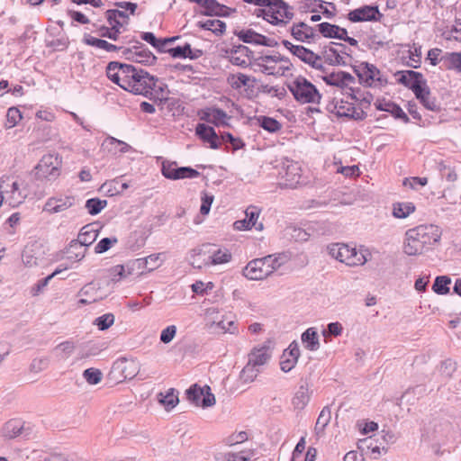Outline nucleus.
<instances>
[{
    "label": "nucleus",
    "mask_w": 461,
    "mask_h": 461,
    "mask_svg": "<svg viewBox=\"0 0 461 461\" xmlns=\"http://www.w3.org/2000/svg\"><path fill=\"white\" fill-rule=\"evenodd\" d=\"M322 79L327 85L334 86L342 89L348 88L349 85L356 83L355 77L345 71L327 74L322 77Z\"/></svg>",
    "instance_id": "23"
},
{
    "label": "nucleus",
    "mask_w": 461,
    "mask_h": 461,
    "mask_svg": "<svg viewBox=\"0 0 461 461\" xmlns=\"http://www.w3.org/2000/svg\"><path fill=\"white\" fill-rule=\"evenodd\" d=\"M216 461H250L242 453H218L215 456Z\"/></svg>",
    "instance_id": "61"
},
{
    "label": "nucleus",
    "mask_w": 461,
    "mask_h": 461,
    "mask_svg": "<svg viewBox=\"0 0 461 461\" xmlns=\"http://www.w3.org/2000/svg\"><path fill=\"white\" fill-rule=\"evenodd\" d=\"M310 400L308 387L301 385L293 398V405L294 409L303 410Z\"/></svg>",
    "instance_id": "40"
},
{
    "label": "nucleus",
    "mask_w": 461,
    "mask_h": 461,
    "mask_svg": "<svg viewBox=\"0 0 461 461\" xmlns=\"http://www.w3.org/2000/svg\"><path fill=\"white\" fill-rule=\"evenodd\" d=\"M158 402L169 411L173 409V388H169L167 393H159L157 395Z\"/></svg>",
    "instance_id": "62"
},
{
    "label": "nucleus",
    "mask_w": 461,
    "mask_h": 461,
    "mask_svg": "<svg viewBox=\"0 0 461 461\" xmlns=\"http://www.w3.org/2000/svg\"><path fill=\"white\" fill-rule=\"evenodd\" d=\"M451 278L447 276H437L432 285L433 291L438 294H447L449 293V285Z\"/></svg>",
    "instance_id": "44"
},
{
    "label": "nucleus",
    "mask_w": 461,
    "mask_h": 461,
    "mask_svg": "<svg viewBox=\"0 0 461 461\" xmlns=\"http://www.w3.org/2000/svg\"><path fill=\"white\" fill-rule=\"evenodd\" d=\"M441 230L434 224L419 225L410 229L405 233L404 252L409 256L422 254L431 245L438 242Z\"/></svg>",
    "instance_id": "2"
},
{
    "label": "nucleus",
    "mask_w": 461,
    "mask_h": 461,
    "mask_svg": "<svg viewBox=\"0 0 461 461\" xmlns=\"http://www.w3.org/2000/svg\"><path fill=\"white\" fill-rule=\"evenodd\" d=\"M328 253L333 258L348 266H362L366 261L367 250H357L343 243H333L327 247Z\"/></svg>",
    "instance_id": "5"
},
{
    "label": "nucleus",
    "mask_w": 461,
    "mask_h": 461,
    "mask_svg": "<svg viewBox=\"0 0 461 461\" xmlns=\"http://www.w3.org/2000/svg\"><path fill=\"white\" fill-rule=\"evenodd\" d=\"M288 256L285 253L279 254H272L266 256V260L269 268L271 270V274L280 268L283 265H285L288 261Z\"/></svg>",
    "instance_id": "43"
},
{
    "label": "nucleus",
    "mask_w": 461,
    "mask_h": 461,
    "mask_svg": "<svg viewBox=\"0 0 461 461\" xmlns=\"http://www.w3.org/2000/svg\"><path fill=\"white\" fill-rule=\"evenodd\" d=\"M394 76L397 77V82L399 84L411 89L413 94L417 91L419 93V88L422 86V85H425L427 81L421 73L414 70L397 71Z\"/></svg>",
    "instance_id": "13"
},
{
    "label": "nucleus",
    "mask_w": 461,
    "mask_h": 461,
    "mask_svg": "<svg viewBox=\"0 0 461 461\" xmlns=\"http://www.w3.org/2000/svg\"><path fill=\"white\" fill-rule=\"evenodd\" d=\"M315 28L316 31H318L323 37L334 39V36L338 30V25L325 22L317 24Z\"/></svg>",
    "instance_id": "57"
},
{
    "label": "nucleus",
    "mask_w": 461,
    "mask_h": 461,
    "mask_svg": "<svg viewBox=\"0 0 461 461\" xmlns=\"http://www.w3.org/2000/svg\"><path fill=\"white\" fill-rule=\"evenodd\" d=\"M330 113H335L338 117H344L355 121H363L367 114L362 109L357 110L353 104L340 100L328 104Z\"/></svg>",
    "instance_id": "9"
},
{
    "label": "nucleus",
    "mask_w": 461,
    "mask_h": 461,
    "mask_svg": "<svg viewBox=\"0 0 461 461\" xmlns=\"http://www.w3.org/2000/svg\"><path fill=\"white\" fill-rule=\"evenodd\" d=\"M116 238H104L95 246V252L97 254L107 251L113 244L117 243Z\"/></svg>",
    "instance_id": "64"
},
{
    "label": "nucleus",
    "mask_w": 461,
    "mask_h": 461,
    "mask_svg": "<svg viewBox=\"0 0 461 461\" xmlns=\"http://www.w3.org/2000/svg\"><path fill=\"white\" fill-rule=\"evenodd\" d=\"M195 134L204 143H208L212 149H217L221 146V136L219 137L215 130L207 124L198 123L195 128Z\"/></svg>",
    "instance_id": "22"
},
{
    "label": "nucleus",
    "mask_w": 461,
    "mask_h": 461,
    "mask_svg": "<svg viewBox=\"0 0 461 461\" xmlns=\"http://www.w3.org/2000/svg\"><path fill=\"white\" fill-rule=\"evenodd\" d=\"M199 176L200 173L190 167H181L175 168V180L183 178H195Z\"/></svg>",
    "instance_id": "58"
},
{
    "label": "nucleus",
    "mask_w": 461,
    "mask_h": 461,
    "mask_svg": "<svg viewBox=\"0 0 461 461\" xmlns=\"http://www.w3.org/2000/svg\"><path fill=\"white\" fill-rule=\"evenodd\" d=\"M348 89L351 91V93L349 94L351 99L359 101L360 105L362 106L361 109L363 111H364V108L366 109L370 106L371 101L373 99V95L370 93L367 92L366 94L357 95L360 92L359 89L356 90L353 87H349Z\"/></svg>",
    "instance_id": "48"
},
{
    "label": "nucleus",
    "mask_w": 461,
    "mask_h": 461,
    "mask_svg": "<svg viewBox=\"0 0 461 461\" xmlns=\"http://www.w3.org/2000/svg\"><path fill=\"white\" fill-rule=\"evenodd\" d=\"M109 145H119L118 152L120 153H126L131 149V146L129 144L113 137L106 138L102 146L108 151H113V149L110 148Z\"/></svg>",
    "instance_id": "53"
},
{
    "label": "nucleus",
    "mask_w": 461,
    "mask_h": 461,
    "mask_svg": "<svg viewBox=\"0 0 461 461\" xmlns=\"http://www.w3.org/2000/svg\"><path fill=\"white\" fill-rule=\"evenodd\" d=\"M60 163L57 155H44L35 167L36 177L38 179L56 178L59 175Z\"/></svg>",
    "instance_id": "8"
},
{
    "label": "nucleus",
    "mask_w": 461,
    "mask_h": 461,
    "mask_svg": "<svg viewBox=\"0 0 461 461\" xmlns=\"http://www.w3.org/2000/svg\"><path fill=\"white\" fill-rule=\"evenodd\" d=\"M258 122L261 128L271 133L276 132L282 128V124L271 117L259 116Z\"/></svg>",
    "instance_id": "46"
},
{
    "label": "nucleus",
    "mask_w": 461,
    "mask_h": 461,
    "mask_svg": "<svg viewBox=\"0 0 461 461\" xmlns=\"http://www.w3.org/2000/svg\"><path fill=\"white\" fill-rule=\"evenodd\" d=\"M203 55V51L199 49H192L189 43L175 46V59H196Z\"/></svg>",
    "instance_id": "38"
},
{
    "label": "nucleus",
    "mask_w": 461,
    "mask_h": 461,
    "mask_svg": "<svg viewBox=\"0 0 461 461\" xmlns=\"http://www.w3.org/2000/svg\"><path fill=\"white\" fill-rule=\"evenodd\" d=\"M107 77L126 91L147 96L152 95L156 79L132 65L112 61L106 68Z\"/></svg>",
    "instance_id": "1"
},
{
    "label": "nucleus",
    "mask_w": 461,
    "mask_h": 461,
    "mask_svg": "<svg viewBox=\"0 0 461 461\" xmlns=\"http://www.w3.org/2000/svg\"><path fill=\"white\" fill-rule=\"evenodd\" d=\"M23 421L19 419L7 420L1 429V435L6 439H13L20 436L23 429Z\"/></svg>",
    "instance_id": "31"
},
{
    "label": "nucleus",
    "mask_w": 461,
    "mask_h": 461,
    "mask_svg": "<svg viewBox=\"0 0 461 461\" xmlns=\"http://www.w3.org/2000/svg\"><path fill=\"white\" fill-rule=\"evenodd\" d=\"M321 58L331 66H347L348 62L345 59L344 56H341L338 50L333 45V41H330L329 45L323 46L321 51Z\"/></svg>",
    "instance_id": "29"
},
{
    "label": "nucleus",
    "mask_w": 461,
    "mask_h": 461,
    "mask_svg": "<svg viewBox=\"0 0 461 461\" xmlns=\"http://www.w3.org/2000/svg\"><path fill=\"white\" fill-rule=\"evenodd\" d=\"M153 92L155 93L157 98L161 103L164 102L165 104H167V108L170 110V107H169L170 106V104H169V101H170V98H169L170 91L167 88V86L164 85L161 82H158V80L156 79V86H153V88H152V93Z\"/></svg>",
    "instance_id": "45"
},
{
    "label": "nucleus",
    "mask_w": 461,
    "mask_h": 461,
    "mask_svg": "<svg viewBox=\"0 0 461 461\" xmlns=\"http://www.w3.org/2000/svg\"><path fill=\"white\" fill-rule=\"evenodd\" d=\"M248 4H253L265 8L256 11L257 16H262L264 20L274 25H285L294 17L293 8L283 0H242Z\"/></svg>",
    "instance_id": "3"
},
{
    "label": "nucleus",
    "mask_w": 461,
    "mask_h": 461,
    "mask_svg": "<svg viewBox=\"0 0 461 461\" xmlns=\"http://www.w3.org/2000/svg\"><path fill=\"white\" fill-rule=\"evenodd\" d=\"M34 248H39L37 244L27 246L23 253V261L28 267L38 264V257L35 256Z\"/></svg>",
    "instance_id": "54"
},
{
    "label": "nucleus",
    "mask_w": 461,
    "mask_h": 461,
    "mask_svg": "<svg viewBox=\"0 0 461 461\" xmlns=\"http://www.w3.org/2000/svg\"><path fill=\"white\" fill-rule=\"evenodd\" d=\"M331 412L330 408L324 407L321 413L319 414V417L315 424V430L317 431V433H320L324 430L326 426L329 424Z\"/></svg>",
    "instance_id": "50"
},
{
    "label": "nucleus",
    "mask_w": 461,
    "mask_h": 461,
    "mask_svg": "<svg viewBox=\"0 0 461 461\" xmlns=\"http://www.w3.org/2000/svg\"><path fill=\"white\" fill-rule=\"evenodd\" d=\"M353 71L358 77L360 84L366 86H376V82L380 86L387 84V80L381 76L380 70L367 62H362L359 65L352 66Z\"/></svg>",
    "instance_id": "6"
},
{
    "label": "nucleus",
    "mask_w": 461,
    "mask_h": 461,
    "mask_svg": "<svg viewBox=\"0 0 461 461\" xmlns=\"http://www.w3.org/2000/svg\"><path fill=\"white\" fill-rule=\"evenodd\" d=\"M83 376L89 384H97L103 378V374L99 369L87 368L84 371Z\"/></svg>",
    "instance_id": "59"
},
{
    "label": "nucleus",
    "mask_w": 461,
    "mask_h": 461,
    "mask_svg": "<svg viewBox=\"0 0 461 461\" xmlns=\"http://www.w3.org/2000/svg\"><path fill=\"white\" fill-rule=\"evenodd\" d=\"M197 26L203 30L211 31L215 35H222L226 31V24L224 22L217 19H207L199 21Z\"/></svg>",
    "instance_id": "37"
},
{
    "label": "nucleus",
    "mask_w": 461,
    "mask_h": 461,
    "mask_svg": "<svg viewBox=\"0 0 461 461\" xmlns=\"http://www.w3.org/2000/svg\"><path fill=\"white\" fill-rule=\"evenodd\" d=\"M302 343L310 351H316L320 348V341L315 328H308L301 336Z\"/></svg>",
    "instance_id": "36"
},
{
    "label": "nucleus",
    "mask_w": 461,
    "mask_h": 461,
    "mask_svg": "<svg viewBox=\"0 0 461 461\" xmlns=\"http://www.w3.org/2000/svg\"><path fill=\"white\" fill-rule=\"evenodd\" d=\"M254 62L257 66L261 68V71L263 73L268 75H275L276 72L275 71V66H269L270 63H277V62H287L289 63V59L280 54L276 55H261L258 58L254 59Z\"/></svg>",
    "instance_id": "26"
},
{
    "label": "nucleus",
    "mask_w": 461,
    "mask_h": 461,
    "mask_svg": "<svg viewBox=\"0 0 461 461\" xmlns=\"http://www.w3.org/2000/svg\"><path fill=\"white\" fill-rule=\"evenodd\" d=\"M284 168L285 171L283 177L285 178V185L291 188L295 187L296 185L300 183L302 177V170L299 163L286 159V161L284 162Z\"/></svg>",
    "instance_id": "24"
},
{
    "label": "nucleus",
    "mask_w": 461,
    "mask_h": 461,
    "mask_svg": "<svg viewBox=\"0 0 461 461\" xmlns=\"http://www.w3.org/2000/svg\"><path fill=\"white\" fill-rule=\"evenodd\" d=\"M107 204L105 200H100L98 198L88 199L86 203V208L88 212L92 215L98 214Z\"/></svg>",
    "instance_id": "52"
},
{
    "label": "nucleus",
    "mask_w": 461,
    "mask_h": 461,
    "mask_svg": "<svg viewBox=\"0 0 461 461\" xmlns=\"http://www.w3.org/2000/svg\"><path fill=\"white\" fill-rule=\"evenodd\" d=\"M243 275L250 280H263L271 275L266 257L249 261L243 269Z\"/></svg>",
    "instance_id": "12"
},
{
    "label": "nucleus",
    "mask_w": 461,
    "mask_h": 461,
    "mask_svg": "<svg viewBox=\"0 0 461 461\" xmlns=\"http://www.w3.org/2000/svg\"><path fill=\"white\" fill-rule=\"evenodd\" d=\"M415 211L412 203H396L393 204V215L395 218L404 219Z\"/></svg>",
    "instance_id": "41"
},
{
    "label": "nucleus",
    "mask_w": 461,
    "mask_h": 461,
    "mask_svg": "<svg viewBox=\"0 0 461 461\" xmlns=\"http://www.w3.org/2000/svg\"><path fill=\"white\" fill-rule=\"evenodd\" d=\"M260 213V210L256 206H249L245 211V219L238 220L233 223L234 229L238 230H250L252 227H255L257 230H261L263 229V224L259 223L257 226V220L258 219Z\"/></svg>",
    "instance_id": "20"
},
{
    "label": "nucleus",
    "mask_w": 461,
    "mask_h": 461,
    "mask_svg": "<svg viewBox=\"0 0 461 461\" xmlns=\"http://www.w3.org/2000/svg\"><path fill=\"white\" fill-rule=\"evenodd\" d=\"M113 370L120 373L124 379H131L138 374L140 364L135 359L122 357L113 363Z\"/></svg>",
    "instance_id": "21"
},
{
    "label": "nucleus",
    "mask_w": 461,
    "mask_h": 461,
    "mask_svg": "<svg viewBox=\"0 0 461 461\" xmlns=\"http://www.w3.org/2000/svg\"><path fill=\"white\" fill-rule=\"evenodd\" d=\"M207 4L209 6L206 10L201 12V14L206 16H220L228 17L231 13L235 12V9H231L224 5L218 3L216 0H208Z\"/></svg>",
    "instance_id": "35"
},
{
    "label": "nucleus",
    "mask_w": 461,
    "mask_h": 461,
    "mask_svg": "<svg viewBox=\"0 0 461 461\" xmlns=\"http://www.w3.org/2000/svg\"><path fill=\"white\" fill-rule=\"evenodd\" d=\"M419 93L417 91L414 94L415 97L426 109L432 112L440 111V104L437 101V98L431 95L430 89L427 85V81L425 82V85H422V86L419 88Z\"/></svg>",
    "instance_id": "27"
},
{
    "label": "nucleus",
    "mask_w": 461,
    "mask_h": 461,
    "mask_svg": "<svg viewBox=\"0 0 461 461\" xmlns=\"http://www.w3.org/2000/svg\"><path fill=\"white\" fill-rule=\"evenodd\" d=\"M382 14L377 6L364 5L350 11L348 18L352 23L366 22V21H379Z\"/></svg>",
    "instance_id": "16"
},
{
    "label": "nucleus",
    "mask_w": 461,
    "mask_h": 461,
    "mask_svg": "<svg viewBox=\"0 0 461 461\" xmlns=\"http://www.w3.org/2000/svg\"><path fill=\"white\" fill-rule=\"evenodd\" d=\"M97 238V232L93 224L84 226L76 240L71 241L68 253L73 252V249H82V247L90 246Z\"/></svg>",
    "instance_id": "17"
},
{
    "label": "nucleus",
    "mask_w": 461,
    "mask_h": 461,
    "mask_svg": "<svg viewBox=\"0 0 461 461\" xmlns=\"http://www.w3.org/2000/svg\"><path fill=\"white\" fill-rule=\"evenodd\" d=\"M289 91L300 104H320L321 95L317 87L303 76L296 77L287 84Z\"/></svg>",
    "instance_id": "4"
},
{
    "label": "nucleus",
    "mask_w": 461,
    "mask_h": 461,
    "mask_svg": "<svg viewBox=\"0 0 461 461\" xmlns=\"http://www.w3.org/2000/svg\"><path fill=\"white\" fill-rule=\"evenodd\" d=\"M75 348L76 346L73 341L66 340L57 345L54 351L60 359H68L74 353Z\"/></svg>",
    "instance_id": "42"
},
{
    "label": "nucleus",
    "mask_w": 461,
    "mask_h": 461,
    "mask_svg": "<svg viewBox=\"0 0 461 461\" xmlns=\"http://www.w3.org/2000/svg\"><path fill=\"white\" fill-rule=\"evenodd\" d=\"M227 82L233 89L236 90L240 89L242 86L253 88L256 78L250 77L249 76L243 73H238L229 75L227 77Z\"/></svg>",
    "instance_id": "34"
},
{
    "label": "nucleus",
    "mask_w": 461,
    "mask_h": 461,
    "mask_svg": "<svg viewBox=\"0 0 461 461\" xmlns=\"http://www.w3.org/2000/svg\"><path fill=\"white\" fill-rule=\"evenodd\" d=\"M198 115L202 121L212 123L216 126L225 125L227 113L219 108L210 107L201 110Z\"/></svg>",
    "instance_id": "25"
},
{
    "label": "nucleus",
    "mask_w": 461,
    "mask_h": 461,
    "mask_svg": "<svg viewBox=\"0 0 461 461\" xmlns=\"http://www.w3.org/2000/svg\"><path fill=\"white\" fill-rule=\"evenodd\" d=\"M186 396L188 401L195 406L207 408L215 404L214 394L211 393V388L208 385L200 387L194 384L186 390Z\"/></svg>",
    "instance_id": "10"
},
{
    "label": "nucleus",
    "mask_w": 461,
    "mask_h": 461,
    "mask_svg": "<svg viewBox=\"0 0 461 461\" xmlns=\"http://www.w3.org/2000/svg\"><path fill=\"white\" fill-rule=\"evenodd\" d=\"M73 196H53L49 198L43 207V212L50 214L62 212L74 205Z\"/></svg>",
    "instance_id": "19"
},
{
    "label": "nucleus",
    "mask_w": 461,
    "mask_h": 461,
    "mask_svg": "<svg viewBox=\"0 0 461 461\" xmlns=\"http://www.w3.org/2000/svg\"><path fill=\"white\" fill-rule=\"evenodd\" d=\"M282 44L301 61L308 64L312 68L317 70H323L324 67L321 64V56L314 53L312 50L302 46L294 45L287 40H284Z\"/></svg>",
    "instance_id": "7"
},
{
    "label": "nucleus",
    "mask_w": 461,
    "mask_h": 461,
    "mask_svg": "<svg viewBox=\"0 0 461 461\" xmlns=\"http://www.w3.org/2000/svg\"><path fill=\"white\" fill-rule=\"evenodd\" d=\"M84 42L86 45L94 46L98 49H102L107 52H113V51H116V50L122 51V49H123V47H118L114 44H112V43L104 41V40L97 39V38H95V37H92L89 35L85 36Z\"/></svg>",
    "instance_id": "39"
},
{
    "label": "nucleus",
    "mask_w": 461,
    "mask_h": 461,
    "mask_svg": "<svg viewBox=\"0 0 461 461\" xmlns=\"http://www.w3.org/2000/svg\"><path fill=\"white\" fill-rule=\"evenodd\" d=\"M270 358L269 347L264 345L259 348H254L249 354V363L259 368L264 366Z\"/></svg>",
    "instance_id": "32"
},
{
    "label": "nucleus",
    "mask_w": 461,
    "mask_h": 461,
    "mask_svg": "<svg viewBox=\"0 0 461 461\" xmlns=\"http://www.w3.org/2000/svg\"><path fill=\"white\" fill-rule=\"evenodd\" d=\"M209 259H211V265L224 264L231 259V254L229 252L228 249H218L215 252H213V254L211 257H209Z\"/></svg>",
    "instance_id": "55"
},
{
    "label": "nucleus",
    "mask_w": 461,
    "mask_h": 461,
    "mask_svg": "<svg viewBox=\"0 0 461 461\" xmlns=\"http://www.w3.org/2000/svg\"><path fill=\"white\" fill-rule=\"evenodd\" d=\"M259 372V368L248 362L240 372V379L244 384L251 383L256 379Z\"/></svg>",
    "instance_id": "47"
},
{
    "label": "nucleus",
    "mask_w": 461,
    "mask_h": 461,
    "mask_svg": "<svg viewBox=\"0 0 461 461\" xmlns=\"http://www.w3.org/2000/svg\"><path fill=\"white\" fill-rule=\"evenodd\" d=\"M229 53L230 61L236 66L241 68H247L249 64L251 59H255L253 57V51L244 45L233 46Z\"/></svg>",
    "instance_id": "18"
},
{
    "label": "nucleus",
    "mask_w": 461,
    "mask_h": 461,
    "mask_svg": "<svg viewBox=\"0 0 461 461\" xmlns=\"http://www.w3.org/2000/svg\"><path fill=\"white\" fill-rule=\"evenodd\" d=\"M158 256L150 255L147 258H138L134 265L137 266L138 268H146L148 271H152L158 267Z\"/></svg>",
    "instance_id": "49"
},
{
    "label": "nucleus",
    "mask_w": 461,
    "mask_h": 461,
    "mask_svg": "<svg viewBox=\"0 0 461 461\" xmlns=\"http://www.w3.org/2000/svg\"><path fill=\"white\" fill-rule=\"evenodd\" d=\"M98 289L94 283L84 285L77 294V296L80 297L77 303L86 305L96 302L98 300Z\"/></svg>",
    "instance_id": "33"
},
{
    "label": "nucleus",
    "mask_w": 461,
    "mask_h": 461,
    "mask_svg": "<svg viewBox=\"0 0 461 461\" xmlns=\"http://www.w3.org/2000/svg\"><path fill=\"white\" fill-rule=\"evenodd\" d=\"M235 35L241 41L248 44L261 45L267 47H276L278 44L275 39H271L263 34L258 33L252 29L235 32Z\"/></svg>",
    "instance_id": "15"
},
{
    "label": "nucleus",
    "mask_w": 461,
    "mask_h": 461,
    "mask_svg": "<svg viewBox=\"0 0 461 461\" xmlns=\"http://www.w3.org/2000/svg\"><path fill=\"white\" fill-rule=\"evenodd\" d=\"M291 34L294 40L309 44L315 43L321 39L316 28L308 25L304 22L294 23L291 27Z\"/></svg>",
    "instance_id": "14"
},
{
    "label": "nucleus",
    "mask_w": 461,
    "mask_h": 461,
    "mask_svg": "<svg viewBox=\"0 0 461 461\" xmlns=\"http://www.w3.org/2000/svg\"><path fill=\"white\" fill-rule=\"evenodd\" d=\"M221 143H230L232 147V150L236 151L240 149H242L245 146L243 140L240 138H235L230 132H224L221 135Z\"/></svg>",
    "instance_id": "56"
},
{
    "label": "nucleus",
    "mask_w": 461,
    "mask_h": 461,
    "mask_svg": "<svg viewBox=\"0 0 461 461\" xmlns=\"http://www.w3.org/2000/svg\"><path fill=\"white\" fill-rule=\"evenodd\" d=\"M131 274V271L126 272L125 267L122 265H117L110 269L111 280L114 283L119 282Z\"/></svg>",
    "instance_id": "63"
},
{
    "label": "nucleus",
    "mask_w": 461,
    "mask_h": 461,
    "mask_svg": "<svg viewBox=\"0 0 461 461\" xmlns=\"http://www.w3.org/2000/svg\"><path fill=\"white\" fill-rule=\"evenodd\" d=\"M375 106L379 111H384L391 113L395 119H401L404 123L410 122V118L397 104L386 101L377 100Z\"/></svg>",
    "instance_id": "28"
},
{
    "label": "nucleus",
    "mask_w": 461,
    "mask_h": 461,
    "mask_svg": "<svg viewBox=\"0 0 461 461\" xmlns=\"http://www.w3.org/2000/svg\"><path fill=\"white\" fill-rule=\"evenodd\" d=\"M122 55L128 60L144 65H152L156 57L142 43L138 42L132 48L122 49Z\"/></svg>",
    "instance_id": "11"
},
{
    "label": "nucleus",
    "mask_w": 461,
    "mask_h": 461,
    "mask_svg": "<svg viewBox=\"0 0 461 461\" xmlns=\"http://www.w3.org/2000/svg\"><path fill=\"white\" fill-rule=\"evenodd\" d=\"M105 17L109 25L113 26V28H117L119 31L124 30L130 21L128 14L117 9L107 10Z\"/></svg>",
    "instance_id": "30"
},
{
    "label": "nucleus",
    "mask_w": 461,
    "mask_h": 461,
    "mask_svg": "<svg viewBox=\"0 0 461 461\" xmlns=\"http://www.w3.org/2000/svg\"><path fill=\"white\" fill-rule=\"evenodd\" d=\"M23 115L21 111L16 107H10L6 113L5 127L8 129L14 128L22 120Z\"/></svg>",
    "instance_id": "51"
},
{
    "label": "nucleus",
    "mask_w": 461,
    "mask_h": 461,
    "mask_svg": "<svg viewBox=\"0 0 461 461\" xmlns=\"http://www.w3.org/2000/svg\"><path fill=\"white\" fill-rule=\"evenodd\" d=\"M114 322V315L113 313H105L94 321V324L98 327L100 330H104L110 328Z\"/></svg>",
    "instance_id": "60"
}]
</instances>
